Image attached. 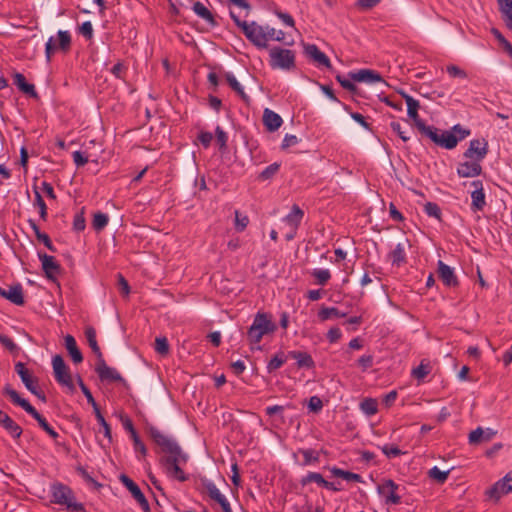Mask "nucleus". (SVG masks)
Returning a JSON list of instances; mask_svg holds the SVG:
<instances>
[{
    "label": "nucleus",
    "mask_w": 512,
    "mask_h": 512,
    "mask_svg": "<svg viewBox=\"0 0 512 512\" xmlns=\"http://www.w3.org/2000/svg\"><path fill=\"white\" fill-rule=\"evenodd\" d=\"M148 434L153 442L160 447L163 453L168 456L160 458V464L164 467L168 476L184 482L187 480V476L180 467L181 462H186L188 456L183 453L180 445L171 437L164 435L158 428L149 426L147 428Z\"/></svg>",
    "instance_id": "1"
},
{
    "label": "nucleus",
    "mask_w": 512,
    "mask_h": 512,
    "mask_svg": "<svg viewBox=\"0 0 512 512\" xmlns=\"http://www.w3.org/2000/svg\"><path fill=\"white\" fill-rule=\"evenodd\" d=\"M276 330L277 326L273 322L272 316L266 312H258L247 331V339L251 348L260 350L261 347H255V345L261 341L263 336L273 334Z\"/></svg>",
    "instance_id": "2"
},
{
    "label": "nucleus",
    "mask_w": 512,
    "mask_h": 512,
    "mask_svg": "<svg viewBox=\"0 0 512 512\" xmlns=\"http://www.w3.org/2000/svg\"><path fill=\"white\" fill-rule=\"evenodd\" d=\"M51 502L65 506L69 512H86L83 503L77 502L74 491L66 484L55 482L50 487Z\"/></svg>",
    "instance_id": "3"
},
{
    "label": "nucleus",
    "mask_w": 512,
    "mask_h": 512,
    "mask_svg": "<svg viewBox=\"0 0 512 512\" xmlns=\"http://www.w3.org/2000/svg\"><path fill=\"white\" fill-rule=\"evenodd\" d=\"M230 17L254 46L258 49H266L268 47L265 38L264 26L257 24L255 21L251 23L242 21L233 11H230Z\"/></svg>",
    "instance_id": "4"
},
{
    "label": "nucleus",
    "mask_w": 512,
    "mask_h": 512,
    "mask_svg": "<svg viewBox=\"0 0 512 512\" xmlns=\"http://www.w3.org/2000/svg\"><path fill=\"white\" fill-rule=\"evenodd\" d=\"M419 132L429 138L436 145L445 149L451 150L458 144V139L451 131H444L440 134V130L435 126L426 125L425 122H420L417 128Z\"/></svg>",
    "instance_id": "5"
},
{
    "label": "nucleus",
    "mask_w": 512,
    "mask_h": 512,
    "mask_svg": "<svg viewBox=\"0 0 512 512\" xmlns=\"http://www.w3.org/2000/svg\"><path fill=\"white\" fill-rule=\"evenodd\" d=\"M272 68L291 70L295 68V53L290 49L274 47L269 52Z\"/></svg>",
    "instance_id": "6"
},
{
    "label": "nucleus",
    "mask_w": 512,
    "mask_h": 512,
    "mask_svg": "<svg viewBox=\"0 0 512 512\" xmlns=\"http://www.w3.org/2000/svg\"><path fill=\"white\" fill-rule=\"evenodd\" d=\"M52 366L55 380L60 385L67 387L71 392H73L75 390V385L63 357L59 354L55 355L52 359Z\"/></svg>",
    "instance_id": "7"
},
{
    "label": "nucleus",
    "mask_w": 512,
    "mask_h": 512,
    "mask_svg": "<svg viewBox=\"0 0 512 512\" xmlns=\"http://www.w3.org/2000/svg\"><path fill=\"white\" fill-rule=\"evenodd\" d=\"M489 146L486 139H473L469 143V147L463 153L467 159H474L481 162L488 154Z\"/></svg>",
    "instance_id": "8"
},
{
    "label": "nucleus",
    "mask_w": 512,
    "mask_h": 512,
    "mask_svg": "<svg viewBox=\"0 0 512 512\" xmlns=\"http://www.w3.org/2000/svg\"><path fill=\"white\" fill-rule=\"evenodd\" d=\"M121 483L129 490L133 498L138 502L144 512H150L149 502L146 499L139 486L127 475L121 474L119 477Z\"/></svg>",
    "instance_id": "9"
},
{
    "label": "nucleus",
    "mask_w": 512,
    "mask_h": 512,
    "mask_svg": "<svg viewBox=\"0 0 512 512\" xmlns=\"http://www.w3.org/2000/svg\"><path fill=\"white\" fill-rule=\"evenodd\" d=\"M95 371L102 382L109 381L125 383V379L121 374L115 368L109 367L104 358L97 360Z\"/></svg>",
    "instance_id": "10"
},
{
    "label": "nucleus",
    "mask_w": 512,
    "mask_h": 512,
    "mask_svg": "<svg viewBox=\"0 0 512 512\" xmlns=\"http://www.w3.org/2000/svg\"><path fill=\"white\" fill-rule=\"evenodd\" d=\"M512 492V471L498 480L487 492L490 498L499 500L502 495Z\"/></svg>",
    "instance_id": "11"
},
{
    "label": "nucleus",
    "mask_w": 512,
    "mask_h": 512,
    "mask_svg": "<svg viewBox=\"0 0 512 512\" xmlns=\"http://www.w3.org/2000/svg\"><path fill=\"white\" fill-rule=\"evenodd\" d=\"M38 257L42 263V269L47 279L56 281V275L61 273V266L53 256L46 253H38Z\"/></svg>",
    "instance_id": "12"
},
{
    "label": "nucleus",
    "mask_w": 512,
    "mask_h": 512,
    "mask_svg": "<svg viewBox=\"0 0 512 512\" xmlns=\"http://www.w3.org/2000/svg\"><path fill=\"white\" fill-rule=\"evenodd\" d=\"M399 486L392 480H385L382 485L378 486L379 494L385 497L386 504H400L401 496L396 493Z\"/></svg>",
    "instance_id": "13"
},
{
    "label": "nucleus",
    "mask_w": 512,
    "mask_h": 512,
    "mask_svg": "<svg viewBox=\"0 0 512 512\" xmlns=\"http://www.w3.org/2000/svg\"><path fill=\"white\" fill-rule=\"evenodd\" d=\"M483 172L481 162L470 159L457 165V175L460 178H473L481 175Z\"/></svg>",
    "instance_id": "14"
},
{
    "label": "nucleus",
    "mask_w": 512,
    "mask_h": 512,
    "mask_svg": "<svg viewBox=\"0 0 512 512\" xmlns=\"http://www.w3.org/2000/svg\"><path fill=\"white\" fill-rule=\"evenodd\" d=\"M470 185L474 187V190L471 192V210L473 212L482 211L486 206L483 182L481 180H474Z\"/></svg>",
    "instance_id": "15"
},
{
    "label": "nucleus",
    "mask_w": 512,
    "mask_h": 512,
    "mask_svg": "<svg viewBox=\"0 0 512 512\" xmlns=\"http://www.w3.org/2000/svg\"><path fill=\"white\" fill-rule=\"evenodd\" d=\"M304 54L315 62L318 66H324L328 69L332 68L330 59L328 56L320 51V49L315 44H305L304 45Z\"/></svg>",
    "instance_id": "16"
},
{
    "label": "nucleus",
    "mask_w": 512,
    "mask_h": 512,
    "mask_svg": "<svg viewBox=\"0 0 512 512\" xmlns=\"http://www.w3.org/2000/svg\"><path fill=\"white\" fill-rule=\"evenodd\" d=\"M121 422L124 429L130 433L135 451L141 453L143 456H146L147 448L135 430L132 420L125 415L121 416Z\"/></svg>",
    "instance_id": "17"
},
{
    "label": "nucleus",
    "mask_w": 512,
    "mask_h": 512,
    "mask_svg": "<svg viewBox=\"0 0 512 512\" xmlns=\"http://www.w3.org/2000/svg\"><path fill=\"white\" fill-rule=\"evenodd\" d=\"M310 483H316L318 486L334 492L341 490L339 487H334L333 482L325 480L323 475L318 472H308L304 477L300 479V484L303 487Z\"/></svg>",
    "instance_id": "18"
},
{
    "label": "nucleus",
    "mask_w": 512,
    "mask_h": 512,
    "mask_svg": "<svg viewBox=\"0 0 512 512\" xmlns=\"http://www.w3.org/2000/svg\"><path fill=\"white\" fill-rule=\"evenodd\" d=\"M437 265L438 276L443 284L448 287H457L459 285V280L454 273V270L449 265L445 264L442 260H439Z\"/></svg>",
    "instance_id": "19"
},
{
    "label": "nucleus",
    "mask_w": 512,
    "mask_h": 512,
    "mask_svg": "<svg viewBox=\"0 0 512 512\" xmlns=\"http://www.w3.org/2000/svg\"><path fill=\"white\" fill-rule=\"evenodd\" d=\"M349 77L356 82L375 83L384 82L382 76L371 69H360L357 72H350Z\"/></svg>",
    "instance_id": "20"
},
{
    "label": "nucleus",
    "mask_w": 512,
    "mask_h": 512,
    "mask_svg": "<svg viewBox=\"0 0 512 512\" xmlns=\"http://www.w3.org/2000/svg\"><path fill=\"white\" fill-rule=\"evenodd\" d=\"M287 357L296 360L298 368L313 369L315 368V362L312 356L304 351L291 350L288 351Z\"/></svg>",
    "instance_id": "21"
},
{
    "label": "nucleus",
    "mask_w": 512,
    "mask_h": 512,
    "mask_svg": "<svg viewBox=\"0 0 512 512\" xmlns=\"http://www.w3.org/2000/svg\"><path fill=\"white\" fill-rule=\"evenodd\" d=\"M15 371L21 378V381L27 390L33 391V389L38 385V379L32 376L30 371L25 367L24 363L17 362L15 364Z\"/></svg>",
    "instance_id": "22"
},
{
    "label": "nucleus",
    "mask_w": 512,
    "mask_h": 512,
    "mask_svg": "<svg viewBox=\"0 0 512 512\" xmlns=\"http://www.w3.org/2000/svg\"><path fill=\"white\" fill-rule=\"evenodd\" d=\"M0 425L15 439L20 438L22 428L5 412L0 410Z\"/></svg>",
    "instance_id": "23"
},
{
    "label": "nucleus",
    "mask_w": 512,
    "mask_h": 512,
    "mask_svg": "<svg viewBox=\"0 0 512 512\" xmlns=\"http://www.w3.org/2000/svg\"><path fill=\"white\" fill-rule=\"evenodd\" d=\"M4 295L1 297L7 299L11 303L22 306L25 303L24 300V294H23V287L20 283H17L10 287L8 291L5 289L3 290Z\"/></svg>",
    "instance_id": "24"
},
{
    "label": "nucleus",
    "mask_w": 512,
    "mask_h": 512,
    "mask_svg": "<svg viewBox=\"0 0 512 512\" xmlns=\"http://www.w3.org/2000/svg\"><path fill=\"white\" fill-rule=\"evenodd\" d=\"M3 394L10 398V400L15 404L24 409L27 413L29 410H32V405L28 400L22 398L19 393L11 387L10 384H6L3 388Z\"/></svg>",
    "instance_id": "25"
},
{
    "label": "nucleus",
    "mask_w": 512,
    "mask_h": 512,
    "mask_svg": "<svg viewBox=\"0 0 512 512\" xmlns=\"http://www.w3.org/2000/svg\"><path fill=\"white\" fill-rule=\"evenodd\" d=\"M263 123L269 132H274L280 128L283 120L279 114L266 108L263 112Z\"/></svg>",
    "instance_id": "26"
},
{
    "label": "nucleus",
    "mask_w": 512,
    "mask_h": 512,
    "mask_svg": "<svg viewBox=\"0 0 512 512\" xmlns=\"http://www.w3.org/2000/svg\"><path fill=\"white\" fill-rule=\"evenodd\" d=\"M14 84L22 93L32 98H38V93L35 89V86L33 84L28 83L23 74L19 72H16L14 74Z\"/></svg>",
    "instance_id": "27"
},
{
    "label": "nucleus",
    "mask_w": 512,
    "mask_h": 512,
    "mask_svg": "<svg viewBox=\"0 0 512 512\" xmlns=\"http://www.w3.org/2000/svg\"><path fill=\"white\" fill-rule=\"evenodd\" d=\"M65 347L70 355L72 361L75 364H79L83 361V355L77 346L76 340L72 335L65 336Z\"/></svg>",
    "instance_id": "28"
},
{
    "label": "nucleus",
    "mask_w": 512,
    "mask_h": 512,
    "mask_svg": "<svg viewBox=\"0 0 512 512\" xmlns=\"http://www.w3.org/2000/svg\"><path fill=\"white\" fill-rule=\"evenodd\" d=\"M193 11L197 16L204 19L211 27L218 26L212 12L201 2L197 1L193 4Z\"/></svg>",
    "instance_id": "29"
},
{
    "label": "nucleus",
    "mask_w": 512,
    "mask_h": 512,
    "mask_svg": "<svg viewBox=\"0 0 512 512\" xmlns=\"http://www.w3.org/2000/svg\"><path fill=\"white\" fill-rule=\"evenodd\" d=\"M28 223H29L30 227L32 228V230L34 231L37 240L42 242L49 251H51L53 253L56 252L57 249L53 245L50 237L46 233L40 231L36 222L33 219H29Z\"/></svg>",
    "instance_id": "30"
},
{
    "label": "nucleus",
    "mask_w": 512,
    "mask_h": 512,
    "mask_svg": "<svg viewBox=\"0 0 512 512\" xmlns=\"http://www.w3.org/2000/svg\"><path fill=\"white\" fill-rule=\"evenodd\" d=\"M502 19L509 30H512V0H497Z\"/></svg>",
    "instance_id": "31"
},
{
    "label": "nucleus",
    "mask_w": 512,
    "mask_h": 512,
    "mask_svg": "<svg viewBox=\"0 0 512 512\" xmlns=\"http://www.w3.org/2000/svg\"><path fill=\"white\" fill-rule=\"evenodd\" d=\"M330 472L332 476L342 478L346 481H353L357 483H363V478L360 474L353 473L350 471L343 470L341 468H338L336 466L330 468Z\"/></svg>",
    "instance_id": "32"
},
{
    "label": "nucleus",
    "mask_w": 512,
    "mask_h": 512,
    "mask_svg": "<svg viewBox=\"0 0 512 512\" xmlns=\"http://www.w3.org/2000/svg\"><path fill=\"white\" fill-rule=\"evenodd\" d=\"M85 336L87 338L90 348L92 349L93 353L96 355L97 360L103 358V354H102L100 347L98 346V343L96 341L95 329L91 326L87 327L85 330Z\"/></svg>",
    "instance_id": "33"
},
{
    "label": "nucleus",
    "mask_w": 512,
    "mask_h": 512,
    "mask_svg": "<svg viewBox=\"0 0 512 512\" xmlns=\"http://www.w3.org/2000/svg\"><path fill=\"white\" fill-rule=\"evenodd\" d=\"M346 316L347 312H342L336 307H323L318 313V317L321 321L328 320L332 317L343 318Z\"/></svg>",
    "instance_id": "34"
},
{
    "label": "nucleus",
    "mask_w": 512,
    "mask_h": 512,
    "mask_svg": "<svg viewBox=\"0 0 512 512\" xmlns=\"http://www.w3.org/2000/svg\"><path fill=\"white\" fill-rule=\"evenodd\" d=\"M431 369L430 362L422 360L417 367L412 369L411 375L417 380H423L431 372Z\"/></svg>",
    "instance_id": "35"
},
{
    "label": "nucleus",
    "mask_w": 512,
    "mask_h": 512,
    "mask_svg": "<svg viewBox=\"0 0 512 512\" xmlns=\"http://www.w3.org/2000/svg\"><path fill=\"white\" fill-rule=\"evenodd\" d=\"M287 354L284 352H278L275 354L267 364V371L269 373L279 369L288 359Z\"/></svg>",
    "instance_id": "36"
},
{
    "label": "nucleus",
    "mask_w": 512,
    "mask_h": 512,
    "mask_svg": "<svg viewBox=\"0 0 512 512\" xmlns=\"http://www.w3.org/2000/svg\"><path fill=\"white\" fill-rule=\"evenodd\" d=\"M392 263L400 266L406 262L405 246L403 243H398L394 250L390 253Z\"/></svg>",
    "instance_id": "37"
},
{
    "label": "nucleus",
    "mask_w": 512,
    "mask_h": 512,
    "mask_svg": "<svg viewBox=\"0 0 512 512\" xmlns=\"http://www.w3.org/2000/svg\"><path fill=\"white\" fill-rule=\"evenodd\" d=\"M201 484L206 489L208 496L212 500L218 501L220 498H222L224 496L223 494L220 493L219 489L216 487V485L212 481H210L206 478H203V479H201Z\"/></svg>",
    "instance_id": "38"
},
{
    "label": "nucleus",
    "mask_w": 512,
    "mask_h": 512,
    "mask_svg": "<svg viewBox=\"0 0 512 512\" xmlns=\"http://www.w3.org/2000/svg\"><path fill=\"white\" fill-rule=\"evenodd\" d=\"M108 222V215L98 211L93 215L92 227L95 231L100 232L107 226Z\"/></svg>",
    "instance_id": "39"
},
{
    "label": "nucleus",
    "mask_w": 512,
    "mask_h": 512,
    "mask_svg": "<svg viewBox=\"0 0 512 512\" xmlns=\"http://www.w3.org/2000/svg\"><path fill=\"white\" fill-rule=\"evenodd\" d=\"M303 215L304 212L295 204L293 205L291 212L285 217V221L290 225L297 227L300 224Z\"/></svg>",
    "instance_id": "40"
},
{
    "label": "nucleus",
    "mask_w": 512,
    "mask_h": 512,
    "mask_svg": "<svg viewBox=\"0 0 512 512\" xmlns=\"http://www.w3.org/2000/svg\"><path fill=\"white\" fill-rule=\"evenodd\" d=\"M299 452L303 455V466H308L311 464H317L320 461L319 452L313 449H300Z\"/></svg>",
    "instance_id": "41"
},
{
    "label": "nucleus",
    "mask_w": 512,
    "mask_h": 512,
    "mask_svg": "<svg viewBox=\"0 0 512 512\" xmlns=\"http://www.w3.org/2000/svg\"><path fill=\"white\" fill-rule=\"evenodd\" d=\"M76 472L83 478V480L90 486H92L95 490H99L103 487L101 483L95 480L88 471L81 465L76 467Z\"/></svg>",
    "instance_id": "42"
},
{
    "label": "nucleus",
    "mask_w": 512,
    "mask_h": 512,
    "mask_svg": "<svg viewBox=\"0 0 512 512\" xmlns=\"http://www.w3.org/2000/svg\"><path fill=\"white\" fill-rule=\"evenodd\" d=\"M361 410L368 416L374 415L378 411V403L373 398H365L360 403Z\"/></svg>",
    "instance_id": "43"
},
{
    "label": "nucleus",
    "mask_w": 512,
    "mask_h": 512,
    "mask_svg": "<svg viewBox=\"0 0 512 512\" xmlns=\"http://www.w3.org/2000/svg\"><path fill=\"white\" fill-rule=\"evenodd\" d=\"M450 470L441 471L437 466H434L428 471V476L437 483L443 484L449 476Z\"/></svg>",
    "instance_id": "44"
},
{
    "label": "nucleus",
    "mask_w": 512,
    "mask_h": 512,
    "mask_svg": "<svg viewBox=\"0 0 512 512\" xmlns=\"http://www.w3.org/2000/svg\"><path fill=\"white\" fill-rule=\"evenodd\" d=\"M34 193H35L34 205L39 208L40 218L42 220L46 221L47 216H48L46 203L38 190L35 189Z\"/></svg>",
    "instance_id": "45"
},
{
    "label": "nucleus",
    "mask_w": 512,
    "mask_h": 512,
    "mask_svg": "<svg viewBox=\"0 0 512 512\" xmlns=\"http://www.w3.org/2000/svg\"><path fill=\"white\" fill-rule=\"evenodd\" d=\"M280 164L279 163H272L269 166H267L258 176V179L262 181L269 180L273 178L279 171Z\"/></svg>",
    "instance_id": "46"
},
{
    "label": "nucleus",
    "mask_w": 512,
    "mask_h": 512,
    "mask_svg": "<svg viewBox=\"0 0 512 512\" xmlns=\"http://www.w3.org/2000/svg\"><path fill=\"white\" fill-rule=\"evenodd\" d=\"M0 343L13 355L18 354L20 351V348L15 344V342L5 334H0Z\"/></svg>",
    "instance_id": "47"
},
{
    "label": "nucleus",
    "mask_w": 512,
    "mask_h": 512,
    "mask_svg": "<svg viewBox=\"0 0 512 512\" xmlns=\"http://www.w3.org/2000/svg\"><path fill=\"white\" fill-rule=\"evenodd\" d=\"M155 351L161 356H166L169 353V342L166 337H157L154 345Z\"/></svg>",
    "instance_id": "48"
},
{
    "label": "nucleus",
    "mask_w": 512,
    "mask_h": 512,
    "mask_svg": "<svg viewBox=\"0 0 512 512\" xmlns=\"http://www.w3.org/2000/svg\"><path fill=\"white\" fill-rule=\"evenodd\" d=\"M59 44L58 47L64 52L69 51L71 46V35L68 31H59L58 32Z\"/></svg>",
    "instance_id": "49"
},
{
    "label": "nucleus",
    "mask_w": 512,
    "mask_h": 512,
    "mask_svg": "<svg viewBox=\"0 0 512 512\" xmlns=\"http://www.w3.org/2000/svg\"><path fill=\"white\" fill-rule=\"evenodd\" d=\"M336 80L344 89L355 95H359L357 86L351 80L346 79L341 74L336 75Z\"/></svg>",
    "instance_id": "50"
},
{
    "label": "nucleus",
    "mask_w": 512,
    "mask_h": 512,
    "mask_svg": "<svg viewBox=\"0 0 512 512\" xmlns=\"http://www.w3.org/2000/svg\"><path fill=\"white\" fill-rule=\"evenodd\" d=\"M424 211L428 216L441 220V209L437 203L427 202L424 205Z\"/></svg>",
    "instance_id": "51"
},
{
    "label": "nucleus",
    "mask_w": 512,
    "mask_h": 512,
    "mask_svg": "<svg viewBox=\"0 0 512 512\" xmlns=\"http://www.w3.org/2000/svg\"><path fill=\"white\" fill-rule=\"evenodd\" d=\"M312 276L317 279L319 285H325L331 278V274L327 269H315Z\"/></svg>",
    "instance_id": "52"
},
{
    "label": "nucleus",
    "mask_w": 512,
    "mask_h": 512,
    "mask_svg": "<svg viewBox=\"0 0 512 512\" xmlns=\"http://www.w3.org/2000/svg\"><path fill=\"white\" fill-rule=\"evenodd\" d=\"M215 134H216V141L219 144V149L221 151H225L227 148V140H228V136H227L226 132L220 126H217L215 129Z\"/></svg>",
    "instance_id": "53"
},
{
    "label": "nucleus",
    "mask_w": 512,
    "mask_h": 512,
    "mask_svg": "<svg viewBox=\"0 0 512 512\" xmlns=\"http://www.w3.org/2000/svg\"><path fill=\"white\" fill-rule=\"evenodd\" d=\"M86 227V220L84 217V208L77 213L73 220V229L77 232L83 231Z\"/></svg>",
    "instance_id": "54"
},
{
    "label": "nucleus",
    "mask_w": 512,
    "mask_h": 512,
    "mask_svg": "<svg viewBox=\"0 0 512 512\" xmlns=\"http://www.w3.org/2000/svg\"><path fill=\"white\" fill-rule=\"evenodd\" d=\"M117 286L120 293L127 297L130 294V285L122 274L117 275Z\"/></svg>",
    "instance_id": "55"
},
{
    "label": "nucleus",
    "mask_w": 512,
    "mask_h": 512,
    "mask_svg": "<svg viewBox=\"0 0 512 512\" xmlns=\"http://www.w3.org/2000/svg\"><path fill=\"white\" fill-rule=\"evenodd\" d=\"M491 32L502 45L505 52H508L510 51V49H512V44L502 35V33L498 29L493 28Z\"/></svg>",
    "instance_id": "56"
},
{
    "label": "nucleus",
    "mask_w": 512,
    "mask_h": 512,
    "mask_svg": "<svg viewBox=\"0 0 512 512\" xmlns=\"http://www.w3.org/2000/svg\"><path fill=\"white\" fill-rule=\"evenodd\" d=\"M249 223V219L247 216H241L239 211H235V228L237 231H243Z\"/></svg>",
    "instance_id": "57"
},
{
    "label": "nucleus",
    "mask_w": 512,
    "mask_h": 512,
    "mask_svg": "<svg viewBox=\"0 0 512 512\" xmlns=\"http://www.w3.org/2000/svg\"><path fill=\"white\" fill-rule=\"evenodd\" d=\"M447 73L454 78H467V73L456 65H448L446 68Z\"/></svg>",
    "instance_id": "58"
},
{
    "label": "nucleus",
    "mask_w": 512,
    "mask_h": 512,
    "mask_svg": "<svg viewBox=\"0 0 512 512\" xmlns=\"http://www.w3.org/2000/svg\"><path fill=\"white\" fill-rule=\"evenodd\" d=\"M28 414H30L38 422L39 426L44 431L50 426L47 420L34 407H32V410H29Z\"/></svg>",
    "instance_id": "59"
},
{
    "label": "nucleus",
    "mask_w": 512,
    "mask_h": 512,
    "mask_svg": "<svg viewBox=\"0 0 512 512\" xmlns=\"http://www.w3.org/2000/svg\"><path fill=\"white\" fill-rule=\"evenodd\" d=\"M323 402L318 396L310 397L308 401V408L311 412L318 413L322 410Z\"/></svg>",
    "instance_id": "60"
},
{
    "label": "nucleus",
    "mask_w": 512,
    "mask_h": 512,
    "mask_svg": "<svg viewBox=\"0 0 512 512\" xmlns=\"http://www.w3.org/2000/svg\"><path fill=\"white\" fill-rule=\"evenodd\" d=\"M484 435V429H482L481 427H478L476 428L475 430L471 431L470 434H469V443L474 445V444H479L480 442H482V437Z\"/></svg>",
    "instance_id": "61"
},
{
    "label": "nucleus",
    "mask_w": 512,
    "mask_h": 512,
    "mask_svg": "<svg viewBox=\"0 0 512 512\" xmlns=\"http://www.w3.org/2000/svg\"><path fill=\"white\" fill-rule=\"evenodd\" d=\"M374 357L372 355H363L358 359V365L362 371H366L373 366Z\"/></svg>",
    "instance_id": "62"
},
{
    "label": "nucleus",
    "mask_w": 512,
    "mask_h": 512,
    "mask_svg": "<svg viewBox=\"0 0 512 512\" xmlns=\"http://www.w3.org/2000/svg\"><path fill=\"white\" fill-rule=\"evenodd\" d=\"M80 34H82L87 40L93 37V27L90 21H85L79 28Z\"/></svg>",
    "instance_id": "63"
},
{
    "label": "nucleus",
    "mask_w": 512,
    "mask_h": 512,
    "mask_svg": "<svg viewBox=\"0 0 512 512\" xmlns=\"http://www.w3.org/2000/svg\"><path fill=\"white\" fill-rule=\"evenodd\" d=\"M382 452L388 457H397L400 456L403 452L399 449V447L394 445H384L382 447Z\"/></svg>",
    "instance_id": "64"
}]
</instances>
